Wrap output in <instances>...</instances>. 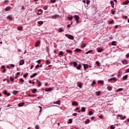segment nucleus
Here are the masks:
<instances>
[{"instance_id": "f257e3e1", "label": "nucleus", "mask_w": 129, "mask_h": 129, "mask_svg": "<svg viewBox=\"0 0 129 129\" xmlns=\"http://www.w3.org/2000/svg\"><path fill=\"white\" fill-rule=\"evenodd\" d=\"M66 37H67V38H68V39H70V40H74V37H73V35H71L69 34H65Z\"/></svg>"}, {"instance_id": "f03ea898", "label": "nucleus", "mask_w": 129, "mask_h": 129, "mask_svg": "<svg viewBox=\"0 0 129 129\" xmlns=\"http://www.w3.org/2000/svg\"><path fill=\"white\" fill-rule=\"evenodd\" d=\"M59 17V15L55 14L54 15L50 16V19H56V18H58Z\"/></svg>"}, {"instance_id": "7ed1b4c3", "label": "nucleus", "mask_w": 129, "mask_h": 129, "mask_svg": "<svg viewBox=\"0 0 129 129\" xmlns=\"http://www.w3.org/2000/svg\"><path fill=\"white\" fill-rule=\"evenodd\" d=\"M74 18H75L77 23H78L79 20V16H78V15H75L74 16Z\"/></svg>"}, {"instance_id": "20e7f679", "label": "nucleus", "mask_w": 129, "mask_h": 129, "mask_svg": "<svg viewBox=\"0 0 129 129\" xmlns=\"http://www.w3.org/2000/svg\"><path fill=\"white\" fill-rule=\"evenodd\" d=\"M40 44H41V42H40V41L39 40H37L35 42V47H39V45H40Z\"/></svg>"}, {"instance_id": "39448f33", "label": "nucleus", "mask_w": 129, "mask_h": 129, "mask_svg": "<svg viewBox=\"0 0 129 129\" xmlns=\"http://www.w3.org/2000/svg\"><path fill=\"white\" fill-rule=\"evenodd\" d=\"M4 93L7 96H10V95H11V94H10V93H8V91H7V90H5L4 91Z\"/></svg>"}, {"instance_id": "423d86ee", "label": "nucleus", "mask_w": 129, "mask_h": 129, "mask_svg": "<svg viewBox=\"0 0 129 129\" xmlns=\"http://www.w3.org/2000/svg\"><path fill=\"white\" fill-rule=\"evenodd\" d=\"M97 50L98 53H101V52H103V48H97Z\"/></svg>"}, {"instance_id": "0eeeda50", "label": "nucleus", "mask_w": 129, "mask_h": 129, "mask_svg": "<svg viewBox=\"0 0 129 129\" xmlns=\"http://www.w3.org/2000/svg\"><path fill=\"white\" fill-rule=\"evenodd\" d=\"M24 64H25V61L24 60L22 59L19 61V65H24Z\"/></svg>"}, {"instance_id": "6e6552de", "label": "nucleus", "mask_w": 129, "mask_h": 129, "mask_svg": "<svg viewBox=\"0 0 129 129\" xmlns=\"http://www.w3.org/2000/svg\"><path fill=\"white\" fill-rule=\"evenodd\" d=\"M121 63H122V64H124L125 65H126V64H127V60L124 59L121 61Z\"/></svg>"}, {"instance_id": "1a4fd4ad", "label": "nucleus", "mask_w": 129, "mask_h": 129, "mask_svg": "<svg viewBox=\"0 0 129 129\" xmlns=\"http://www.w3.org/2000/svg\"><path fill=\"white\" fill-rule=\"evenodd\" d=\"M24 104H25V102H23L22 103L18 104V105L19 107H22V106H23V105H24Z\"/></svg>"}, {"instance_id": "9d476101", "label": "nucleus", "mask_w": 129, "mask_h": 129, "mask_svg": "<svg viewBox=\"0 0 129 129\" xmlns=\"http://www.w3.org/2000/svg\"><path fill=\"white\" fill-rule=\"evenodd\" d=\"M36 82L38 83V86L39 87H41V84H42V83H41V82H40V81H39V80H36Z\"/></svg>"}, {"instance_id": "9b49d317", "label": "nucleus", "mask_w": 129, "mask_h": 129, "mask_svg": "<svg viewBox=\"0 0 129 129\" xmlns=\"http://www.w3.org/2000/svg\"><path fill=\"white\" fill-rule=\"evenodd\" d=\"M98 83L99 84H101V85H103V84L104 83V82L103 81L99 80L98 81Z\"/></svg>"}, {"instance_id": "f8f14e48", "label": "nucleus", "mask_w": 129, "mask_h": 129, "mask_svg": "<svg viewBox=\"0 0 129 129\" xmlns=\"http://www.w3.org/2000/svg\"><path fill=\"white\" fill-rule=\"evenodd\" d=\"M112 80H113V81H116V78H112L109 80H108V81H112Z\"/></svg>"}, {"instance_id": "ddd939ff", "label": "nucleus", "mask_w": 129, "mask_h": 129, "mask_svg": "<svg viewBox=\"0 0 129 129\" xmlns=\"http://www.w3.org/2000/svg\"><path fill=\"white\" fill-rule=\"evenodd\" d=\"M81 51H82V50L79 48H77L75 49V52H76L77 53H79V52H81Z\"/></svg>"}, {"instance_id": "4468645a", "label": "nucleus", "mask_w": 129, "mask_h": 129, "mask_svg": "<svg viewBox=\"0 0 129 129\" xmlns=\"http://www.w3.org/2000/svg\"><path fill=\"white\" fill-rule=\"evenodd\" d=\"M37 75H38V74L35 73L33 74V75L30 76V78H33V77H35V76H37Z\"/></svg>"}, {"instance_id": "2eb2a0df", "label": "nucleus", "mask_w": 129, "mask_h": 129, "mask_svg": "<svg viewBox=\"0 0 129 129\" xmlns=\"http://www.w3.org/2000/svg\"><path fill=\"white\" fill-rule=\"evenodd\" d=\"M17 30L18 31H22V30H23V27L22 26H19L17 27Z\"/></svg>"}, {"instance_id": "dca6fc26", "label": "nucleus", "mask_w": 129, "mask_h": 129, "mask_svg": "<svg viewBox=\"0 0 129 129\" xmlns=\"http://www.w3.org/2000/svg\"><path fill=\"white\" fill-rule=\"evenodd\" d=\"M107 90H108L109 91H110L112 90V87L108 86V87H107Z\"/></svg>"}, {"instance_id": "f3484780", "label": "nucleus", "mask_w": 129, "mask_h": 129, "mask_svg": "<svg viewBox=\"0 0 129 129\" xmlns=\"http://www.w3.org/2000/svg\"><path fill=\"white\" fill-rule=\"evenodd\" d=\"M110 4L111 5L112 8H114V3H113V1H110Z\"/></svg>"}, {"instance_id": "a211bd4d", "label": "nucleus", "mask_w": 129, "mask_h": 129, "mask_svg": "<svg viewBox=\"0 0 129 129\" xmlns=\"http://www.w3.org/2000/svg\"><path fill=\"white\" fill-rule=\"evenodd\" d=\"M53 103L54 104H58V105H60V104H61L60 103V100H58L57 101L54 102Z\"/></svg>"}, {"instance_id": "6ab92c4d", "label": "nucleus", "mask_w": 129, "mask_h": 129, "mask_svg": "<svg viewBox=\"0 0 129 129\" xmlns=\"http://www.w3.org/2000/svg\"><path fill=\"white\" fill-rule=\"evenodd\" d=\"M78 86L80 87V88H82V84L81 83H78Z\"/></svg>"}, {"instance_id": "aec40b11", "label": "nucleus", "mask_w": 129, "mask_h": 129, "mask_svg": "<svg viewBox=\"0 0 129 129\" xmlns=\"http://www.w3.org/2000/svg\"><path fill=\"white\" fill-rule=\"evenodd\" d=\"M10 10H11V7H8L5 9V12H8V11H10Z\"/></svg>"}, {"instance_id": "412c9836", "label": "nucleus", "mask_w": 129, "mask_h": 129, "mask_svg": "<svg viewBox=\"0 0 129 129\" xmlns=\"http://www.w3.org/2000/svg\"><path fill=\"white\" fill-rule=\"evenodd\" d=\"M72 105H76V106H78V103H77V102H73L72 103Z\"/></svg>"}, {"instance_id": "4be33fe9", "label": "nucleus", "mask_w": 129, "mask_h": 129, "mask_svg": "<svg viewBox=\"0 0 129 129\" xmlns=\"http://www.w3.org/2000/svg\"><path fill=\"white\" fill-rule=\"evenodd\" d=\"M81 68V64H78V66H77V69L78 70H80Z\"/></svg>"}, {"instance_id": "5701e85b", "label": "nucleus", "mask_w": 129, "mask_h": 129, "mask_svg": "<svg viewBox=\"0 0 129 129\" xmlns=\"http://www.w3.org/2000/svg\"><path fill=\"white\" fill-rule=\"evenodd\" d=\"M123 90V88H119L116 90V92H119V91H122Z\"/></svg>"}, {"instance_id": "b1692460", "label": "nucleus", "mask_w": 129, "mask_h": 129, "mask_svg": "<svg viewBox=\"0 0 129 129\" xmlns=\"http://www.w3.org/2000/svg\"><path fill=\"white\" fill-rule=\"evenodd\" d=\"M58 31L59 33H62V32H64V29H62V28H59Z\"/></svg>"}, {"instance_id": "393cba45", "label": "nucleus", "mask_w": 129, "mask_h": 129, "mask_svg": "<svg viewBox=\"0 0 129 129\" xmlns=\"http://www.w3.org/2000/svg\"><path fill=\"white\" fill-rule=\"evenodd\" d=\"M38 90H37V89H33L32 90V93H36V92H37Z\"/></svg>"}, {"instance_id": "a878e982", "label": "nucleus", "mask_w": 129, "mask_h": 129, "mask_svg": "<svg viewBox=\"0 0 129 129\" xmlns=\"http://www.w3.org/2000/svg\"><path fill=\"white\" fill-rule=\"evenodd\" d=\"M84 68L85 70L87 69L88 68V64H84Z\"/></svg>"}, {"instance_id": "bb28decb", "label": "nucleus", "mask_w": 129, "mask_h": 129, "mask_svg": "<svg viewBox=\"0 0 129 129\" xmlns=\"http://www.w3.org/2000/svg\"><path fill=\"white\" fill-rule=\"evenodd\" d=\"M115 43H117V42L114 41H112L111 43L112 46H116V44H115Z\"/></svg>"}, {"instance_id": "cd10ccee", "label": "nucleus", "mask_w": 129, "mask_h": 129, "mask_svg": "<svg viewBox=\"0 0 129 129\" xmlns=\"http://www.w3.org/2000/svg\"><path fill=\"white\" fill-rule=\"evenodd\" d=\"M45 90L46 92L51 91V90H52V88H47V89H45Z\"/></svg>"}, {"instance_id": "c85d7f7f", "label": "nucleus", "mask_w": 129, "mask_h": 129, "mask_svg": "<svg viewBox=\"0 0 129 129\" xmlns=\"http://www.w3.org/2000/svg\"><path fill=\"white\" fill-rule=\"evenodd\" d=\"M85 110H86L85 107H83L81 108V111L82 112H85Z\"/></svg>"}, {"instance_id": "c756f323", "label": "nucleus", "mask_w": 129, "mask_h": 129, "mask_svg": "<svg viewBox=\"0 0 129 129\" xmlns=\"http://www.w3.org/2000/svg\"><path fill=\"white\" fill-rule=\"evenodd\" d=\"M85 123H86L87 124L89 123L90 122V120L89 119H87L85 121Z\"/></svg>"}, {"instance_id": "7c9ffc66", "label": "nucleus", "mask_w": 129, "mask_h": 129, "mask_svg": "<svg viewBox=\"0 0 129 129\" xmlns=\"http://www.w3.org/2000/svg\"><path fill=\"white\" fill-rule=\"evenodd\" d=\"M7 19L8 20H10V21H12V20H13V18H12V16H8L7 17Z\"/></svg>"}, {"instance_id": "2f4dec72", "label": "nucleus", "mask_w": 129, "mask_h": 129, "mask_svg": "<svg viewBox=\"0 0 129 129\" xmlns=\"http://www.w3.org/2000/svg\"><path fill=\"white\" fill-rule=\"evenodd\" d=\"M28 96H29V97H34V96L36 97V96H37V95H36V94H33V95L29 94V95H28Z\"/></svg>"}, {"instance_id": "473e14b6", "label": "nucleus", "mask_w": 129, "mask_h": 129, "mask_svg": "<svg viewBox=\"0 0 129 129\" xmlns=\"http://www.w3.org/2000/svg\"><path fill=\"white\" fill-rule=\"evenodd\" d=\"M100 93H101L100 91H98L96 93V94L97 96H99L100 95Z\"/></svg>"}, {"instance_id": "72a5a7b5", "label": "nucleus", "mask_w": 129, "mask_h": 129, "mask_svg": "<svg viewBox=\"0 0 129 129\" xmlns=\"http://www.w3.org/2000/svg\"><path fill=\"white\" fill-rule=\"evenodd\" d=\"M93 51L92 50H89L88 51H87L85 54H90V53H92Z\"/></svg>"}, {"instance_id": "f704fd0d", "label": "nucleus", "mask_w": 129, "mask_h": 129, "mask_svg": "<svg viewBox=\"0 0 129 129\" xmlns=\"http://www.w3.org/2000/svg\"><path fill=\"white\" fill-rule=\"evenodd\" d=\"M123 79L124 80H125L127 79V75H126L124 76H123Z\"/></svg>"}, {"instance_id": "c9c22d12", "label": "nucleus", "mask_w": 129, "mask_h": 129, "mask_svg": "<svg viewBox=\"0 0 129 129\" xmlns=\"http://www.w3.org/2000/svg\"><path fill=\"white\" fill-rule=\"evenodd\" d=\"M96 65H97V66H98V67L100 66V63L99 61H96Z\"/></svg>"}, {"instance_id": "e433bc0d", "label": "nucleus", "mask_w": 129, "mask_h": 129, "mask_svg": "<svg viewBox=\"0 0 129 129\" xmlns=\"http://www.w3.org/2000/svg\"><path fill=\"white\" fill-rule=\"evenodd\" d=\"M50 63H51V62L50 61H49V59H47L46 61V64L47 65H48V64H50Z\"/></svg>"}, {"instance_id": "4c0bfd02", "label": "nucleus", "mask_w": 129, "mask_h": 129, "mask_svg": "<svg viewBox=\"0 0 129 129\" xmlns=\"http://www.w3.org/2000/svg\"><path fill=\"white\" fill-rule=\"evenodd\" d=\"M37 23L39 25H43V24H44L43 21H38Z\"/></svg>"}, {"instance_id": "58836bf2", "label": "nucleus", "mask_w": 129, "mask_h": 129, "mask_svg": "<svg viewBox=\"0 0 129 129\" xmlns=\"http://www.w3.org/2000/svg\"><path fill=\"white\" fill-rule=\"evenodd\" d=\"M66 51L68 52V53H70V54H72V50H68V49H67V50H66Z\"/></svg>"}, {"instance_id": "ea45409f", "label": "nucleus", "mask_w": 129, "mask_h": 129, "mask_svg": "<svg viewBox=\"0 0 129 129\" xmlns=\"http://www.w3.org/2000/svg\"><path fill=\"white\" fill-rule=\"evenodd\" d=\"M28 73H26L25 74H24V78H27V76H28Z\"/></svg>"}, {"instance_id": "a19ab883", "label": "nucleus", "mask_w": 129, "mask_h": 129, "mask_svg": "<svg viewBox=\"0 0 129 129\" xmlns=\"http://www.w3.org/2000/svg\"><path fill=\"white\" fill-rule=\"evenodd\" d=\"M129 4V1L127 0L126 1H125V2L124 3V5H128Z\"/></svg>"}, {"instance_id": "79ce46f5", "label": "nucleus", "mask_w": 129, "mask_h": 129, "mask_svg": "<svg viewBox=\"0 0 129 129\" xmlns=\"http://www.w3.org/2000/svg\"><path fill=\"white\" fill-rule=\"evenodd\" d=\"M86 46V45H85V43H83L81 45V48H85V47Z\"/></svg>"}, {"instance_id": "37998d69", "label": "nucleus", "mask_w": 129, "mask_h": 129, "mask_svg": "<svg viewBox=\"0 0 129 129\" xmlns=\"http://www.w3.org/2000/svg\"><path fill=\"white\" fill-rule=\"evenodd\" d=\"M68 123L69 124L72 123V119H69V122H68Z\"/></svg>"}, {"instance_id": "c03bdc74", "label": "nucleus", "mask_w": 129, "mask_h": 129, "mask_svg": "<svg viewBox=\"0 0 129 129\" xmlns=\"http://www.w3.org/2000/svg\"><path fill=\"white\" fill-rule=\"evenodd\" d=\"M73 65H74V66L75 67H77V62H76V61L74 62Z\"/></svg>"}, {"instance_id": "a18cd8bd", "label": "nucleus", "mask_w": 129, "mask_h": 129, "mask_svg": "<svg viewBox=\"0 0 129 129\" xmlns=\"http://www.w3.org/2000/svg\"><path fill=\"white\" fill-rule=\"evenodd\" d=\"M64 53L63 52V51H59L58 55H63Z\"/></svg>"}, {"instance_id": "49530a36", "label": "nucleus", "mask_w": 129, "mask_h": 129, "mask_svg": "<svg viewBox=\"0 0 129 129\" xmlns=\"http://www.w3.org/2000/svg\"><path fill=\"white\" fill-rule=\"evenodd\" d=\"M19 92V91H13V93L14 94H17V93H18Z\"/></svg>"}, {"instance_id": "de8ad7c7", "label": "nucleus", "mask_w": 129, "mask_h": 129, "mask_svg": "<svg viewBox=\"0 0 129 129\" xmlns=\"http://www.w3.org/2000/svg\"><path fill=\"white\" fill-rule=\"evenodd\" d=\"M50 3H51L52 4H54L56 3V0H50Z\"/></svg>"}, {"instance_id": "09e8293b", "label": "nucleus", "mask_w": 129, "mask_h": 129, "mask_svg": "<svg viewBox=\"0 0 129 129\" xmlns=\"http://www.w3.org/2000/svg\"><path fill=\"white\" fill-rule=\"evenodd\" d=\"M10 80L11 81H12V82H14V78L12 77V76L10 77Z\"/></svg>"}, {"instance_id": "8fccbe9b", "label": "nucleus", "mask_w": 129, "mask_h": 129, "mask_svg": "<svg viewBox=\"0 0 129 129\" xmlns=\"http://www.w3.org/2000/svg\"><path fill=\"white\" fill-rule=\"evenodd\" d=\"M93 114V113H92V111H90L89 112V115H92Z\"/></svg>"}, {"instance_id": "3c124183", "label": "nucleus", "mask_w": 129, "mask_h": 129, "mask_svg": "<svg viewBox=\"0 0 129 129\" xmlns=\"http://www.w3.org/2000/svg\"><path fill=\"white\" fill-rule=\"evenodd\" d=\"M19 81H21V82H25V81L24 79H23V78H20Z\"/></svg>"}, {"instance_id": "603ef678", "label": "nucleus", "mask_w": 129, "mask_h": 129, "mask_svg": "<svg viewBox=\"0 0 129 129\" xmlns=\"http://www.w3.org/2000/svg\"><path fill=\"white\" fill-rule=\"evenodd\" d=\"M96 84L95 81H93L92 82V84H91V86H93V85H94V84Z\"/></svg>"}, {"instance_id": "864d4df0", "label": "nucleus", "mask_w": 129, "mask_h": 129, "mask_svg": "<svg viewBox=\"0 0 129 129\" xmlns=\"http://www.w3.org/2000/svg\"><path fill=\"white\" fill-rule=\"evenodd\" d=\"M68 19L70 20V21H72V19H73V17L71 16L70 17H68Z\"/></svg>"}, {"instance_id": "5fc2aeb1", "label": "nucleus", "mask_w": 129, "mask_h": 129, "mask_svg": "<svg viewBox=\"0 0 129 129\" xmlns=\"http://www.w3.org/2000/svg\"><path fill=\"white\" fill-rule=\"evenodd\" d=\"M39 127H40V126H39V125H38V124L36 125V126H35L36 129H39Z\"/></svg>"}, {"instance_id": "6e6d98bb", "label": "nucleus", "mask_w": 129, "mask_h": 129, "mask_svg": "<svg viewBox=\"0 0 129 129\" xmlns=\"http://www.w3.org/2000/svg\"><path fill=\"white\" fill-rule=\"evenodd\" d=\"M48 7H47V6H44L43 7V10H44L45 11H46V10H47Z\"/></svg>"}, {"instance_id": "4d7b16f0", "label": "nucleus", "mask_w": 129, "mask_h": 129, "mask_svg": "<svg viewBox=\"0 0 129 129\" xmlns=\"http://www.w3.org/2000/svg\"><path fill=\"white\" fill-rule=\"evenodd\" d=\"M111 13H112V15H114V14H115V11H113V10H112Z\"/></svg>"}, {"instance_id": "13d9d810", "label": "nucleus", "mask_w": 129, "mask_h": 129, "mask_svg": "<svg viewBox=\"0 0 129 129\" xmlns=\"http://www.w3.org/2000/svg\"><path fill=\"white\" fill-rule=\"evenodd\" d=\"M110 128L111 129H114V128H115V127H113V125H111L110 126Z\"/></svg>"}, {"instance_id": "bf43d9fd", "label": "nucleus", "mask_w": 129, "mask_h": 129, "mask_svg": "<svg viewBox=\"0 0 129 129\" xmlns=\"http://www.w3.org/2000/svg\"><path fill=\"white\" fill-rule=\"evenodd\" d=\"M113 20H111V21H109V24H113Z\"/></svg>"}, {"instance_id": "052dcab7", "label": "nucleus", "mask_w": 129, "mask_h": 129, "mask_svg": "<svg viewBox=\"0 0 129 129\" xmlns=\"http://www.w3.org/2000/svg\"><path fill=\"white\" fill-rule=\"evenodd\" d=\"M125 118H126V117L124 116V117H121V119L123 120V119H125Z\"/></svg>"}, {"instance_id": "680f3d73", "label": "nucleus", "mask_w": 129, "mask_h": 129, "mask_svg": "<svg viewBox=\"0 0 129 129\" xmlns=\"http://www.w3.org/2000/svg\"><path fill=\"white\" fill-rule=\"evenodd\" d=\"M36 62H37V63H38V64H40V63H41V59L37 60Z\"/></svg>"}, {"instance_id": "e2e57ef3", "label": "nucleus", "mask_w": 129, "mask_h": 129, "mask_svg": "<svg viewBox=\"0 0 129 129\" xmlns=\"http://www.w3.org/2000/svg\"><path fill=\"white\" fill-rule=\"evenodd\" d=\"M38 107H39V108L40 109V110L39 111V112H41V111H42V107L39 106Z\"/></svg>"}, {"instance_id": "0e129e2a", "label": "nucleus", "mask_w": 129, "mask_h": 129, "mask_svg": "<svg viewBox=\"0 0 129 129\" xmlns=\"http://www.w3.org/2000/svg\"><path fill=\"white\" fill-rule=\"evenodd\" d=\"M73 116H77V113H74L73 114Z\"/></svg>"}, {"instance_id": "69168bd1", "label": "nucleus", "mask_w": 129, "mask_h": 129, "mask_svg": "<svg viewBox=\"0 0 129 129\" xmlns=\"http://www.w3.org/2000/svg\"><path fill=\"white\" fill-rule=\"evenodd\" d=\"M2 69H6V67L5 66H2Z\"/></svg>"}, {"instance_id": "338daca9", "label": "nucleus", "mask_w": 129, "mask_h": 129, "mask_svg": "<svg viewBox=\"0 0 129 129\" xmlns=\"http://www.w3.org/2000/svg\"><path fill=\"white\" fill-rule=\"evenodd\" d=\"M123 19H127V16H123Z\"/></svg>"}, {"instance_id": "774afa93", "label": "nucleus", "mask_w": 129, "mask_h": 129, "mask_svg": "<svg viewBox=\"0 0 129 129\" xmlns=\"http://www.w3.org/2000/svg\"><path fill=\"white\" fill-rule=\"evenodd\" d=\"M126 58H128V57H129V53H127L126 54Z\"/></svg>"}]
</instances>
